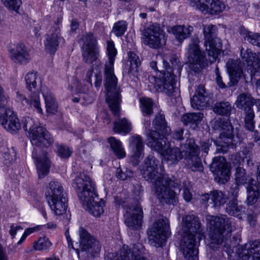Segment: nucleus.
Wrapping results in <instances>:
<instances>
[{"instance_id": "f257e3e1", "label": "nucleus", "mask_w": 260, "mask_h": 260, "mask_svg": "<svg viewBox=\"0 0 260 260\" xmlns=\"http://www.w3.org/2000/svg\"><path fill=\"white\" fill-rule=\"evenodd\" d=\"M9 97L4 94L0 85V123L7 131L16 133L21 126L28 131V137L33 146L47 147L54 142V139L47 129L29 117H23L21 123L10 108Z\"/></svg>"}, {"instance_id": "f03ea898", "label": "nucleus", "mask_w": 260, "mask_h": 260, "mask_svg": "<svg viewBox=\"0 0 260 260\" xmlns=\"http://www.w3.org/2000/svg\"><path fill=\"white\" fill-rule=\"evenodd\" d=\"M140 171L145 180L152 183V190L161 203L176 204L177 194L172 189L176 187L175 183L164 173L161 164L156 157L148 155L141 166Z\"/></svg>"}, {"instance_id": "7ed1b4c3", "label": "nucleus", "mask_w": 260, "mask_h": 260, "mask_svg": "<svg viewBox=\"0 0 260 260\" xmlns=\"http://www.w3.org/2000/svg\"><path fill=\"white\" fill-rule=\"evenodd\" d=\"M84 209L95 217L104 213V203L98 201L94 182L84 173H80L72 182Z\"/></svg>"}, {"instance_id": "20e7f679", "label": "nucleus", "mask_w": 260, "mask_h": 260, "mask_svg": "<svg viewBox=\"0 0 260 260\" xmlns=\"http://www.w3.org/2000/svg\"><path fill=\"white\" fill-rule=\"evenodd\" d=\"M107 53L108 61L105 65V86L107 91L106 101L112 113L115 116H119L120 102V89L117 86V78L114 73V63L117 51L112 41L107 42Z\"/></svg>"}, {"instance_id": "39448f33", "label": "nucleus", "mask_w": 260, "mask_h": 260, "mask_svg": "<svg viewBox=\"0 0 260 260\" xmlns=\"http://www.w3.org/2000/svg\"><path fill=\"white\" fill-rule=\"evenodd\" d=\"M191 43L188 45L186 56L189 63V68L196 72H199L203 68L208 66L216 60L220 50L222 48V43L220 38L217 37L209 41L204 42L206 50L210 56L209 61L202 52L199 47V40L198 38L191 39Z\"/></svg>"}, {"instance_id": "423d86ee", "label": "nucleus", "mask_w": 260, "mask_h": 260, "mask_svg": "<svg viewBox=\"0 0 260 260\" xmlns=\"http://www.w3.org/2000/svg\"><path fill=\"white\" fill-rule=\"evenodd\" d=\"M147 145L152 150L162 154L163 159L168 165H176L182 158L181 150L177 147H172L169 142H167L166 136L162 137L155 132H146Z\"/></svg>"}, {"instance_id": "0eeeda50", "label": "nucleus", "mask_w": 260, "mask_h": 260, "mask_svg": "<svg viewBox=\"0 0 260 260\" xmlns=\"http://www.w3.org/2000/svg\"><path fill=\"white\" fill-rule=\"evenodd\" d=\"M45 197L55 215L60 216L66 213L68 199L60 182L54 180L50 182L46 187Z\"/></svg>"}, {"instance_id": "6e6552de", "label": "nucleus", "mask_w": 260, "mask_h": 260, "mask_svg": "<svg viewBox=\"0 0 260 260\" xmlns=\"http://www.w3.org/2000/svg\"><path fill=\"white\" fill-rule=\"evenodd\" d=\"M183 244H200L205 242V236L198 217L193 215L182 218Z\"/></svg>"}, {"instance_id": "1a4fd4ad", "label": "nucleus", "mask_w": 260, "mask_h": 260, "mask_svg": "<svg viewBox=\"0 0 260 260\" xmlns=\"http://www.w3.org/2000/svg\"><path fill=\"white\" fill-rule=\"evenodd\" d=\"M207 228L213 240L217 244L225 242L224 236H228L232 231L231 221L225 215L215 216L208 215L206 216Z\"/></svg>"}, {"instance_id": "9d476101", "label": "nucleus", "mask_w": 260, "mask_h": 260, "mask_svg": "<svg viewBox=\"0 0 260 260\" xmlns=\"http://www.w3.org/2000/svg\"><path fill=\"white\" fill-rule=\"evenodd\" d=\"M223 249L230 260H260L258 245H224Z\"/></svg>"}, {"instance_id": "9b49d317", "label": "nucleus", "mask_w": 260, "mask_h": 260, "mask_svg": "<svg viewBox=\"0 0 260 260\" xmlns=\"http://www.w3.org/2000/svg\"><path fill=\"white\" fill-rule=\"evenodd\" d=\"M181 148L186 160L187 168L193 172L202 171L203 166L199 156V148L195 144L194 140L187 139Z\"/></svg>"}, {"instance_id": "f8f14e48", "label": "nucleus", "mask_w": 260, "mask_h": 260, "mask_svg": "<svg viewBox=\"0 0 260 260\" xmlns=\"http://www.w3.org/2000/svg\"><path fill=\"white\" fill-rule=\"evenodd\" d=\"M149 242L150 244H164L171 236L169 220L161 217L156 220L148 232Z\"/></svg>"}, {"instance_id": "ddd939ff", "label": "nucleus", "mask_w": 260, "mask_h": 260, "mask_svg": "<svg viewBox=\"0 0 260 260\" xmlns=\"http://www.w3.org/2000/svg\"><path fill=\"white\" fill-rule=\"evenodd\" d=\"M144 125L147 129L146 132H155L162 137L166 136L168 139V137L170 136L172 139L176 140H182L184 139L183 133L184 129L181 127H179L175 129L171 135V128L167 126L166 122L165 120V117L162 115H157L156 116L155 119L153 121V126L154 130H150V121L148 120H146Z\"/></svg>"}, {"instance_id": "4468645a", "label": "nucleus", "mask_w": 260, "mask_h": 260, "mask_svg": "<svg viewBox=\"0 0 260 260\" xmlns=\"http://www.w3.org/2000/svg\"><path fill=\"white\" fill-rule=\"evenodd\" d=\"M84 60L89 63L96 61L99 56L97 38L92 33L83 35L79 41Z\"/></svg>"}, {"instance_id": "2eb2a0df", "label": "nucleus", "mask_w": 260, "mask_h": 260, "mask_svg": "<svg viewBox=\"0 0 260 260\" xmlns=\"http://www.w3.org/2000/svg\"><path fill=\"white\" fill-rule=\"evenodd\" d=\"M142 39L146 45L156 49L166 44L167 38L165 32L159 26L151 25L144 29Z\"/></svg>"}, {"instance_id": "dca6fc26", "label": "nucleus", "mask_w": 260, "mask_h": 260, "mask_svg": "<svg viewBox=\"0 0 260 260\" xmlns=\"http://www.w3.org/2000/svg\"><path fill=\"white\" fill-rule=\"evenodd\" d=\"M61 22L58 20L50 28L44 41L45 49L51 54H54L59 46L65 43L61 34Z\"/></svg>"}, {"instance_id": "f3484780", "label": "nucleus", "mask_w": 260, "mask_h": 260, "mask_svg": "<svg viewBox=\"0 0 260 260\" xmlns=\"http://www.w3.org/2000/svg\"><path fill=\"white\" fill-rule=\"evenodd\" d=\"M25 81L27 89L31 92L30 94L31 106L37 112L42 113V109L41 108L39 96L41 81L38 77L37 73L35 72L27 73L25 76Z\"/></svg>"}, {"instance_id": "a211bd4d", "label": "nucleus", "mask_w": 260, "mask_h": 260, "mask_svg": "<svg viewBox=\"0 0 260 260\" xmlns=\"http://www.w3.org/2000/svg\"><path fill=\"white\" fill-rule=\"evenodd\" d=\"M190 5L205 15L219 14L225 9L224 4L219 0H190Z\"/></svg>"}, {"instance_id": "6ab92c4d", "label": "nucleus", "mask_w": 260, "mask_h": 260, "mask_svg": "<svg viewBox=\"0 0 260 260\" xmlns=\"http://www.w3.org/2000/svg\"><path fill=\"white\" fill-rule=\"evenodd\" d=\"M219 126L222 131L219 136L218 142L214 141L216 145V151L219 153H226L229 147L233 144V127L228 121L218 122Z\"/></svg>"}, {"instance_id": "aec40b11", "label": "nucleus", "mask_w": 260, "mask_h": 260, "mask_svg": "<svg viewBox=\"0 0 260 260\" xmlns=\"http://www.w3.org/2000/svg\"><path fill=\"white\" fill-rule=\"evenodd\" d=\"M163 63L166 71L160 72L155 79V87H158L160 91L165 92L167 95L171 96L174 91L175 76L167 68L168 62L163 60Z\"/></svg>"}, {"instance_id": "412c9836", "label": "nucleus", "mask_w": 260, "mask_h": 260, "mask_svg": "<svg viewBox=\"0 0 260 260\" xmlns=\"http://www.w3.org/2000/svg\"><path fill=\"white\" fill-rule=\"evenodd\" d=\"M130 150L129 162L134 166H137L144 153V144L142 137L137 134L134 135L128 139Z\"/></svg>"}, {"instance_id": "4be33fe9", "label": "nucleus", "mask_w": 260, "mask_h": 260, "mask_svg": "<svg viewBox=\"0 0 260 260\" xmlns=\"http://www.w3.org/2000/svg\"><path fill=\"white\" fill-rule=\"evenodd\" d=\"M126 225L133 230L138 229L142 225L143 217L142 208L139 203L133 205L124 214Z\"/></svg>"}, {"instance_id": "5701e85b", "label": "nucleus", "mask_w": 260, "mask_h": 260, "mask_svg": "<svg viewBox=\"0 0 260 260\" xmlns=\"http://www.w3.org/2000/svg\"><path fill=\"white\" fill-rule=\"evenodd\" d=\"M241 56L244 61L248 63V70L252 78L260 76V53L257 54L250 49H241Z\"/></svg>"}, {"instance_id": "b1692460", "label": "nucleus", "mask_w": 260, "mask_h": 260, "mask_svg": "<svg viewBox=\"0 0 260 260\" xmlns=\"http://www.w3.org/2000/svg\"><path fill=\"white\" fill-rule=\"evenodd\" d=\"M210 169L213 173L216 174L219 182L224 183L230 179V167L224 157L221 156L214 157L210 166Z\"/></svg>"}, {"instance_id": "393cba45", "label": "nucleus", "mask_w": 260, "mask_h": 260, "mask_svg": "<svg viewBox=\"0 0 260 260\" xmlns=\"http://www.w3.org/2000/svg\"><path fill=\"white\" fill-rule=\"evenodd\" d=\"M226 68L230 79L229 86H235L243 74L241 61L240 59H229L226 63Z\"/></svg>"}, {"instance_id": "a878e982", "label": "nucleus", "mask_w": 260, "mask_h": 260, "mask_svg": "<svg viewBox=\"0 0 260 260\" xmlns=\"http://www.w3.org/2000/svg\"><path fill=\"white\" fill-rule=\"evenodd\" d=\"M11 59L15 63L25 64L30 60L29 53L23 43L18 44L11 51Z\"/></svg>"}, {"instance_id": "bb28decb", "label": "nucleus", "mask_w": 260, "mask_h": 260, "mask_svg": "<svg viewBox=\"0 0 260 260\" xmlns=\"http://www.w3.org/2000/svg\"><path fill=\"white\" fill-rule=\"evenodd\" d=\"M202 200L205 202H209L213 208H219L223 206L228 200L226 196L221 191L214 190L209 193L202 196Z\"/></svg>"}, {"instance_id": "cd10ccee", "label": "nucleus", "mask_w": 260, "mask_h": 260, "mask_svg": "<svg viewBox=\"0 0 260 260\" xmlns=\"http://www.w3.org/2000/svg\"><path fill=\"white\" fill-rule=\"evenodd\" d=\"M46 155V153L43 151L42 155L38 157L37 153L35 150L33 151L32 153V156L37 167L38 176L40 179L43 178L49 172L50 161Z\"/></svg>"}, {"instance_id": "c85d7f7f", "label": "nucleus", "mask_w": 260, "mask_h": 260, "mask_svg": "<svg viewBox=\"0 0 260 260\" xmlns=\"http://www.w3.org/2000/svg\"><path fill=\"white\" fill-rule=\"evenodd\" d=\"M206 91L204 86L199 85L196 90L195 94L191 99V107L197 110H201L208 105L209 98L205 95Z\"/></svg>"}, {"instance_id": "c756f323", "label": "nucleus", "mask_w": 260, "mask_h": 260, "mask_svg": "<svg viewBox=\"0 0 260 260\" xmlns=\"http://www.w3.org/2000/svg\"><path fill=\"white\" fill-rule=\"evenodd\" d=\"M254 99L249 93H241L237 99L236 105L237 108L245 112L252 110L254 104Z\"/></svg>"}, {"instance_id": "7c9ffc66", "label": "nucleus", "mask_w": 260, "mask_h": 260, "mask_svg": "<svg viewBox=\"0 0 260 260\" xmlns=\"http://www.w3.org/2000/svg\"><path fill=\"white\" fill-rule=\"evenodd\" d=\"M42 93L45 102L47 112L52 114L56 113L58 104L52 93L49 89L46 88L43 90Z\"/></svg>"}, {"instance_id": "2f4dec72", "label": "nucleus", "mask_w": 260, "mask_h": 260, "mask_svg": "<svg viewBox=\"0 0 260 260\" xmlns=\"http://www.w3.org/2000/svg\"><path fill=\"white\" fill-rule=\"evenodd\" d=\"M193 30V27L190 25H176L171 28V32L180 42L188 38Z\"/></svg>"}, {"instance_id": "473e14b6", "label": "nucleus", "mask_w": 260, "mask_h": 260, "mask_svg": "<svg viewBox=\"0 0 260 260\" xmlns=\"http://www.w3.org/2000/svg\"><path fill=\"white\" fill-rule=\"evenodd\" d=\"M226 211L230 215L236 216L239 219L242 218V216L244 213L243 207L241 202L236 199L231 200L226 205Z\"/></svg>"}, {"instance_id": "72a5a7b5", "label": "nucleus", "mask_w": 260, "mask_h": 260, "mask_svg": "<svg viewBox=\"0 0 260 260\" xmlns=\"http://www.w3.org/2000/svg\"><path fill=\"white\" fill-rule=\"evenodd\" d=\"M203 117V114L201 112L187 113L182 116L181 121L184 125H189L190 127L194 128L201 121Z\"/></svg>"}, {"instance_id": "f704fd0d", "label": "nucleus", "mask_w": 260, "mask_h": 260, "mask_svg": "<svg viewBox=\"0 0 260 260\" xmlns=\"http://www.w3.org/2000/svg\"><path fill=\"white\" fill-rule=\"evenodd\" d=\"M113 129L115 133L126 135L132 131V123L125 118L119 119L114 122Z\"/></svg>"}, {"instance_id": "c9c22d12", "label": "nucleus", "mask_w": 260, "mask_h": 260, "mask_svg": "<svg viewBox=\"0 0 260 260\" xmlns=\"http://www.w3.org/2000/svg\"><path fill=\"white\" fill-rule=\"evenodd\" d=\"M108 142L113 153L118 158L121 159L125 157L126 152L120 140L114 137H110L108 139Z\"/></svg>"}, {"instance_id": "e433bc0d", "label": "nucleus", "mask_w": 260, "mask_h": 260, "mask_svg": "<svg viewBox=\"0 0 260 260\" xmlns=\"http://www.w3.org/2000/svg\"><path fill=\"white\" fill-rule=\"evenodd\" d=\"M240 34L249 43L260 48V35L259 34L249 31L243 27H240Z\"/></svg>"}, {"instance_id": "4c0bfd02", "label": "nucleus", "mask_w": 260, "mask_h": 260, "mask_svg": "<svg viewBox=\"0 0 260 260\" xmlns=\"http://www.w3.org/2000/svg\"><path fill=\"white\" fill-rule=\"evenodd\" d=\"M181 249L187 260H198L199 249L198 245H182Z\"/></svg>"}, {"instance_id": "58836bf2", "label": "nucleus", "mask_w": 260, "mask_h": 260, "mask_svg": "<svg viewBox=\"0 0 260 260\" xmlns=\"http://www.w3.org/2000/svg\"><path fill=\"white\" fill-rule=\"evenodd\" d=\"M213 110L217 114L228 116L231 114L232 106L229 102H219L215 104Z\"/></svg>"}, {"instance_id": "ea45409f", "label": "nucleus", "mask_w": 260, "mask_h": 260, "mask_svg": "<svg viewBox=\"0 0 260 260\" xmlns=\"http://www.w3.org/2000/svg\"><path fill=\"white\" fill-rule=\"evenodd\" d=\"M79 235L80 244H94L98 242L94 236L89 234L86 230L82 226L79 229Z\"/></svg>"}, {"instance_id": "a19ab883", "label": "nucleus", "mask_w": 260, "mask_h": 260, "mask_svg": "<svg viewBox=\"0 0 260 260\" xmlns=\"http://www.w3.org/2000/svg\"><path fill=\"white\" fill-rule=\"evenodd\" d=\"M235 182L238 185H244L249 181L248 176L246 173V170L243 168L238 167L236 169L235 173Z\"/></svg>"}, {"instance_id": "79ce46f5", "label": "nucleus", "mask_w": 260, "mask_h": 260, "mask_svg": "<svg viewBox=\"0 0 260 260\" xmlns=\"http://www.w3.org/2000/svg\"><path fill=\"white\" fill-rule=\"evenodd\" d=\"M128 61L130 63L129 72L137 71V68L141 64V60L135 52L131 51L128 53Z\"/></svg>"}, {"instance_id": "37998d69", "label": "nucleus", "mask_w": 260, "mask_h": 260, "mask_svg": "<svg viewBox=\"0 0 260 260\" xmlns=\"http://www.w3.org/2000/svg\"><path fill=\"white\" fill-rule=\"evenodd\" d=\"M217 29L215 25L210 24L205 26L203 29V34L205 42L209 41L216 37Z\"/></svg>"}, {"instance_id": "c03bdc74", "label": "nucleus", "mask_w": 260, "mask_h": 260, "mask_svg": "<svg viewBox=\"0 0 260 260\" xmlns=\"http://www.w3.org/2000/svg\"><path fill=\"white\" fill-rule=\"evenodd\" d=\"M4 6L10 11L19 13L20 7L22 5L21 0H1Z\"/></svg>"}, {"instance_id": "a18cd8bd", "label": "nucleus", "mask_w": 260, "mask_h": 260, "mask_svg": "<svg viewBox=\"0 0 260 260\" xmlns=\"http://www.w3.org/2000/svg\"><path fill=\"white\" fill-rule=\"evenodd\" d=\"M127 23L125 21H119L114 24L112 32L116 37H119L123 36L127 29Z\"/></svg>"}, {"instance_id": "49530a36", "label": "nucleus", "mask_w": 260, "mask_h": 260, "mask_svg": "<svg viewBox=\"0 0 260 260\" xmlns=\"http://www.w3.org/2000/svg\"><path fill=\"white\" fill-rule=\"evenodd\" d=\"M142 111L144 114L147 115L152 113L153 102L151 99L143 98L140 99Z\"/></svg>"}, {"instance_id": "de8ad7c7", "label": "nucleus", "mask_w": 260, "mask_h": 260, "mask_svg": "<svg viewBox=\"0 0 260 260\" xmlns=\"http://www.w3.org/2000/svg\"><path fill=\"white\" fill-rule=\"evenodd\" d=\"M128 249V245H123L120 249V255L116 253H109L107 255L108 260H127L126 254Z\"/></svg>"}, {"instance_id": "09e8293b", "label": "nucleus", "mask_w": 260, "mask_h": 260, "mask_svg": "<svg viewBox=\"0 0 260 260\" xmlns=\"http://www.w3.org/2000/svg\"><path fill=\"white\" fill-rule=\"evenodd\" d=\"M56 152L62 158H69L73 153V150L67 146L56 143Z\"/></svg>"}, {"instance_id": "8fccbe9b", "label": "nucleus", "mask_w": 260, "mask_h": 260, "mask_svg": "<svg viewBox=\"0 0 260 260\" xmlns=\"http://www.w3.org/2000/svg\"><path fill=\"white\" fill-rule=\"evenodd\" d=\"M260 188L258 187H256V189H255L253 187L251 188L247 189V202L248 205H252L254 204L257 201V199L259 196V189Z\"/></svg>"}, {"instance_id": "3c124183", "label": "nucleus", "mask_w": 260, "mask_h": 260, "mask_svg": "<svg viewBox=\"0 0 260 260\" xmlns=\"http://www.w3.org/2000/svg\"><path fill=\"white\" fill-rule=\"evenodd\" d=\"M133 172L131 169L125 168L123 170L120 167L117 168L116 176L121 180H125L133 176Z\"/></svg>"}, {"instance_id": "603ef678", "label": "nucleus", "mask_w": 260, "mask_h": 260, "mask_svg": "<svg viewBox=\"0 0 260 260\" xmlns=\"http://www.w3.org/2000/svg\"><path fill=\"white\" fill-rule=\"evenodd\" d=\"M246 115L245 117V123L246 128L250 131L254 129L255 122L253 120L254 114L253 110L251 111L245 112Z\"/></svg>"}, {"instance_id": "864d4df0", "label": "nucleus", "mask_w": 260, "mask_h": 260, "mask_svg": "<svg viewBox=\"0 0 260 260\" xmlns=\"http://www.w3.org/2000/svg\"><path fill=\"white\" fill-rule=\"evenodd\" d=\"M132 251L131 250V248H128L127 250V260H147L145 257L135 251L136 249L137 250L136 248L137 245H132Z\"/></svg>"}, {"instance_id": "5fc2aeb1", "label": "nucleus", "mask_w": 260, "mask_h": 260, "mask_svg": "<svg viewBox=\"0 0 260 260\" xmlns=\"http://www.w3.org/2000/svg\"><path fill=\"white\" fill-rule=\"evenodd\" d=\"M14 153L13 150H10L8 148L6 149L5 151L3 153L4 163L8 164L13 161L14 157Z\"/></svg>"}, {"instance_id": "6e6d98bb", "label": "nucleus", "mask_w": 260, "mask_h": 260, "mask_svg": "<svg viewBox=\"0 0 260 260\" xmlns=\"http://www.w3.org/2000/svg\"><path fill=\"white\" fill-rule=\"evenodd\" d=\"M77 246H79V248L74 247V245H69V247L70 250L73 249L75 250L78 254L80 251L90 252L93 247L92 245H77Z\"/></svg>"}, {"instance_id": "4d7b16f0", "label": "nucleus", "mask_w": 260, "mask_h": 260, "mask_svg": "<svg viewBox=\"0 0 260 260\" xmlns=\"http://www.w3.org/2000/svg\"><path fill=\"white\" fill-rule=\"evenodd\" d=\"M143 192V187L140 184L138 183L134 185L133 193L137 201H139L142 199Z\"/></svg>"}, {"instance_id": "13d9d810", "label": "nucleus", "mask_w": 260, "mask_h": 260, "mask_svg": "<svg viewBox=\"0 0 260 260\" xmlns=\"http://www.w3.org/2000/svg\"><path fill=\"white\" fill-rule=\"evenodd\" d=\"M16 100L18 102L21 103L22 104H24L25 103L26 104H29L31 105L30 98H29V100H28L25 96L21 91H18L16 92Z\"/></svg>"}, {"instance_id": "bf43d9fd", "label": "nucleus", "mask_w": 260, "mask_h": 260, "mask_svg": "<svg viewBox=\"0 0 260 260\" xmlns=\"http://www.w3.org/2000/svg\"><path fill=\"white\" fill-rule=\"evenodd\" d=\"M37 229V228H27L24 232L20 240L17 242V244H21L24 242L26 237L30 234L34 232Z\"/></svg>"}, {"instance_id": "052dcab7", "label": "nucleus", "mask_w": 260, "mask_h": 260, "mask_svg": "<svg viewBox=\"0 0 260 260\" xmlns=\"http://www.w3.org/2000/svg\"><path fill=\"white\" fill-rule=\"evenodd\" d=\"M170 62L172 64V67L174 69L175 68H177L178 71L180 72L181 69V63L179 61L178 59L177 58L176 56H172L170 59Z\"/></svg>"}, {"instance_id": "680f3d73", "label": "nucleus", "mask_w": 260, "mask_h": 260, "mask_svg": "<svg viewBox=\"0 0 260 260\" xmlns=\"http://www.w3.org/2000/svg\"><path fill=\"white\" fill-rule=\"evenodd\" d=\"M94 85L96 88H99L101 86L102 83V75L101 72H96L94 73Z\"/></svg>"}, {"instance_id": "e2e57ef3", "label": "nucleus", "mask_w": 260, "mask_h": 260, "mask_svg": "<svg viewBox=\"0 0 260 260\" xmlns=\"http://www.w3.org/2000/svg\"><path fill=\"white\" fill-rule=\"evenodd\" d=\"M218 245H207L206 250L208 256L211 257L212 255V252L219 250Z\"/></svg>"}, {"instance_id": "0e129e2a", "label": "nucleus", "mask_w": 260, "mask_h": 260, "mask_svg": "<svg viewBox=\"0 0 260 260\" xmlns=\"http://www.w3.org/2000/svg\"><path fill=\"white\" fill-rule=\"evenodd\" d=\"M211 141L212 140H207L205 142H203L201 144L202 151L206 154L208 153L209 148L211 145Z\"/></svg>"}, {"instance_id": "69168bd1", "label": "nucleus", "mask_w": 260, "mask_h": 260, "mask_svg": "<svg viewBox=\"0 0 260 260\" xmlns=\"http://www.w3.org/2000/svg\"><path fill=\"white\" fill-rule=\"evenodd\" d=\"M41 29L38 24H34L30 26L29 32L31 36H37Z\"/></svg>"}, {"instance_id": "338daca9", "label": "nucleus", "mask_w": 260, "mask_h": 260, "mask_svg": "<svg viewBox=\"0 0 260 260\" xmlns=\"http://www.w3.org/2000/svg\"><path fill=\"white\" fill-rule=\"evenodd\" d=\"M217 72H216V81L218 86L221 88H224L226 87L225 84L223 82L222 78L218 73V69H216Z\"/></svg>"}, {"instance_id": "774afa93", "label": "nucleus", "mask_w": 260, "mask_h": 260, "mask_svg": "<svg viewBox=\"0 0 260 260\" xmlns=\"http://www.w3.org/2000/svg\"><path fill=\"white\" fill-rule=\"evenodd\" d=\"M21 230H22V228L21 226H14V224H11L10 226L9 233L12 238H14L17 233V232Z\"/></svg>"}]
</instances>
